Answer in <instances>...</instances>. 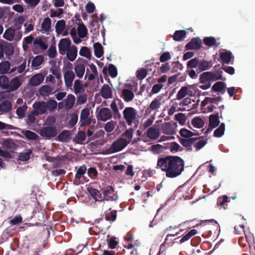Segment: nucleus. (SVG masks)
Listing matches in <instances>:
<instances>
[{
    "instance_id": "1",
    "label": "nucleus",
    "mask_w": 255,
    "mask_h": 255,
    "mask_svg": "<svg viewBox=\"0 0 255 255\" xmlns=\"http://www.w3.org/2000/svg\"><path fill=\"white\" fill-rule=\"evenodd\" d=\"M156 168L164 171L169 178L180 175L184 168V161L177 156H166L158 158Z\"/></svg>"
},
{
    "instance_id": "2",
    "label": "nucleus",
    "mask_w": 255,
    "mask_h": 255,
    "mask_svg": "<svg viewBox=\"0 0 255 255\" xmlns=\"http://www.w3.org/2000/svg\"><path fill=\"white\" fill-rule=\"evenodd\" d=\"M123 113L126 122L128 126H131L133 123H135L138 115L137 111L134 108L126 107Z\"/></svg>"
},
{
    "instance_id": "3",
    "label": "nucleus",
    "mask_w": 255,
    "mask_h": 255,
    "mask_svg": "<svg viewBox=\"0 0 255 255\" xmlns=\"http://www.w3.org/2000/svg\"><path fill=\"white\" fill-rule=\"evenodd\" d=\"M128 142L124 137H121L116 140L111 145L110 150L111 152L115 153L119 152L124 148L128 144Z\"/></svg>"
},
{
    "instance_id": "4",
    "label": "nucleus",
    "mask_w": 255,
    "mask_h": 255,
    "mask_svg": "<svg viewBox=\"0 0 255 255\" xmlns=\"http://www.w3.org/2000/svg\"><path fill=\"white\" fill-rule=\"evenodd\" d=\"M211 75L210 72H203L200 75V83L203 84V85L199 86L200 88L203 90H206L211 87V82L212 81Z\"/></svg>"
},
{
    "instance_id": "5",
    "label": "nucleus",
    "mask_w": 255,
    "mask_h": 255,
    "mask_svg": "<svg viewBox=\"0 0 255 255\" xmlns=\"http://www.w3.org/2000/svg\"><path fill=\"white\" fill-rule=\"evenodd\" d=\"M103 200L108 201H116L118 199V195L115 193L114 188L112 186H108L103 192Z\"/></svg>"
},
{
    "instance_id": "6",
    "label": "nucleus",
    "mask_w": 255,
    "mask_h": 255,
    "mask_svg": "<svg viewBox=\"0 0 255 255\" xmlns=\"http://www.w3.org/2000/svg\"><path fill=\"white\" fill-rule=\"evenodd\" d=\"M45 104H46L44 101H35L32 105L34 115L38 116L46 114L47 111Z\"/></svg>"
},
{
    "instance_id": "7",
    "label": "nucleus",
    "mask_w": 255,
    "mask_h": 255,
    "mask_svg": "<svg viewBox=\"0 0 255 255\" xmlns=\"http://www.w3.org/2000/svg\"><path fill=\"white\" fill-rule=\"evenodd\" d=\"M89 116L90 111L88 108H85L82 110L80 118L81 127L86 126L91 124V120Z\"/></svg>"
},
{
    "instance_id": "8",
    "label": "nucleus",
    "mask_w": 255,
    "mask_h": 255,
    "mask_svg": "<svg viewBox=\"0 0 255 255\" xmlns=\"http://www.w3.org/2000/svg\"><path fill=\"white\" fill-rule=\"evenodd\" d=\"M40 134L48 139L55 136L57 134V129L54 127L48 126L43 127L40 130Z\"/></svg>"
},
{
    "instance_id": "9",
    "label": "nucleus",
    "mask_w": 255,
    "mask_h": 255,
    "mask_svg": "<svg viewBox=\"0 0 255 255\" xmlns=\"http://www.w3.org/2000/svg\"><path fill=\"white\" fill-rule=\"evenodd\" d=\"M71 40L69 38H63L60 40L58 44L59 52L61 55H64L71 47Z\"/></svg>"
},
{
    "instance_id": "10",
    "label": "nucleus",
    "mask_w": 255,
    "mask_h": 255,
    "mask_svg": "<svg viewBox=\"0 0 255 255\" xmlns=\"http://www.w3.org/2000/svg\"><path fill=\"white\" fill-rule=\"evenodd\" d=\"M202 47V41L199 37L192 38L185 45L187 50H198Z\"/></svg>"
},
{
    "instance_id": "11",
    "label": "nucleus",
    "mask_w": 255,
    "mask_h": 255,
    "mask_svg": "<svg viewBox=\"0 0 255 255\" xmlns=\"http://www.w3.org/2000/svg\"><path fill=\"white\" fill-rule=\"evenodd\" d=\"M120 97L125 102L127 103L130 102L132 101L134 98L133 91L131 89L124 88L122 90Z\"/></svg>"
},
{
    "instance_id": "12",
    "label": "nucleus",
    "mask_w": 255,
    "mask_h": 255,
    "mask_svg": "<svg viewBox=\"0 0 255 255\" xmlns=\"http://www.w3.org/2000/svg\"><path fill=\"white\" fill-rule=\"evenodd\" d=\"M9 84L8 85V88L7 91L8 92H11L17 90L21 85L22 81H20L19 78L17 76L15 77L10 80H9Z\"/></svg>"
},
{
    "instance_id": "13",
    "label": "nucleus",
    "mask_w": 255,
    "mask_h": 255,
    "mask_svg": "<svg viewBox=\"0 0 255 255\" xmlns=\"http://www.w3.org/2000/svg\"><path fill=\"white\" fill-rule=\"evenodd\" d=\"M112 113L110 110L107 108H101L97 115L98 120L102 121H106L112 117Z\"/></svg>"
},
{
    "instance_id": "14",
    "label": "nucleus",
    "mask_w": 255,
    "mask_h": 255,
    "mask_svg": "<svg viewBox=\"0 0 255 255\" xmlns=\"http://www.w3.org/2000/svg\"><path fill=\"white\" fill-rule=\"evenodd\" d=\"M44 78V75L41 73L36 74L29 79L28 84L32 86H38L43 82Z\"/></svg>"
},
{
    "instance_id": "15",
    "label": "nucleus",
    "mask_w": 255,
    "mask_h": 255,
    "mask_svg": "<svg viewBox=\"0 0 255 255\" xmlns=\"http://www.w3.org/2000/svg\"><path fill=\"white\" fill-rule=\"evenodd\" d=\"M176 126V123H175L173 124L165 123L163 124L161 128L164 133L166 134H173L175 133V128Z\"/></svg>"
},
{
    "instance_id": "16",
    "label": "nucleus",
    "mask_w": 255,
    "mask_h": 255,
    "mask_svg": "<svg viewBox=\"0 0 255 255\" xmlns=\"http://www.w3.org/2000/svg\"><path fill=\"white\" fill-rule=\"evenodd\" d=\"M161 97L158 96L157 98H155L150 104L149 107L147 108L146 110V112L148 111H152L155 112H157L158 109L160 108L161 106Z\"/></svg>"
},
{
    "instance_id": "17",
    "label": "nucleus",
    "mask_w": 255,
    "mask_h": 255,
    "mask_svg": "<svg viewBox=\"0 0 255 255\" xmlns=\"http://www.w3.org/2000/svg\"><path fill=\"white\" fill-rule=\"evenodd\" d=\"M75 77V73L72 70H67L64 73V78L66 87H71Z\"/></svg>"
},
{
    "instance_id": "18",
    "label": "nucleus",
    "mask_w": 255,
    "mask_h": 255,
    "mask_svg": "<svg viewBox=\"0 0 255 255\" xmlns=\"http://www.w3.org/2000/svg\"><path fill=\"white\" fill-rule=\"evenodd\" d=\"M54 88L49 85H45L41 86L38 90V93L40 96L43 97H48L50 94H53Z\"/></svg>"
},
{
    "instance_id": "19",
    "label": "nucleus",
    "mask_w": 255,
    "mask_h": 255,
    "mask_svg": "<svg viewBox=\"0 0 255 255\" xmlns=\"http://www.w3.org/2000/svg\"><path fill=\"white\" fill-rule=\"evenodd\" d=\"M78 50L76 46L71 45V47L66 51V54L67 59L71 61H74L77 56Z\"/></svg>"
},
{
    "instance_id": "20",
    "label": "nucleus",
    "mask_w": 255,
    "mask_h": 255,
    "mask_svg": "<svg viewBox=\"0 0 255 255\" xmlns=\"http://www.w3.org/2000/svg\"><path fill=\"white\" fill-rule=\"evenodd\" d=\"M212 63L210 61H206L204 59L199 60V64L197 71L198 73L210 69L212 67Z\"/></svg>"
},
{
    "instance_id": "21",
    "label": "nucleus",
    "mask_w": 255,
    "mask_h": 255,
    "mask_svg": "<svg viewBox=\"0 0 255 255\" xmlns=\"http://www.w3.org/2000/svg\"><path fill=\"white\" fill-rule=\"evenodd\" d=\"M101 95L105 99L112 98V91L109 85L105 84L103 85L101 90Z\"/></svg>"
},
{
    "instance_id": "22",
    "label": "nucleus",
    "mask_w": 255,
    "mask_h": 255,
    "mask_svg": "<svg viewBox=\"0 0 255 255\" xmlns=\"http://www.w3.org/2000/svg\"><path fill=\"white\" fill-rule=\"evenodd\" d=\"M12 108L11 103L5 100L0 104V115L6 113L10 111Z\"/></svg>"
},
{
    "instance_id": "23",
    "label": "nucleus",
    "mask_w": 255,
    "mask_h": 255,
    "mask_svg": "<svg viewBox=\"0 0 255 255\" xmlns=\"http://www.w3.org/2000/svg\"><path fill=\"white\" fill-rule=\"evenodd\" d=\"M220 123L219 120V114L217 113L215 115H211L209 116V127L211 128V129H213L216 128Z\"/></svg>"
},
{
    "instance_id": "24",
    "label": "nucleus",
    "mask_w": 255,
    "mask_h": 255,
    "mask_svg": "<svg viewBox=\"0 0 255 255\" xmlns=\"http://www.w3.org/2000/svg\"><path fill=\"white\" fill-rule=\"evenodd\" d=\"M71 132L67 130H64L58 136V140L61 142H67L71 139Z\"/></svg>"
},
{
    "instance_id": "25",
    "label": "nucleus",
    "mask_w": 255,
    "mask_h": 255,
    "mask_svg": "<svg viewBox=\"0 0 255 255\" xmlns=\"http://www.w3.org/2000/svg\"><path fill=\"white\" fill-rule=\"evenodd\" d=\"M194 141L192 146L196 149V151H198L203 148L207 143V141L204 139H200V137H194Z\"/></svg>"
},
{
    "instance_id": "26",
    "label": "nucleus",
    "mask_w": 255,
    "mask_h": 255,
    "mask_svg": "<svg viewBox=\"0 0 255 255\" xmlns=\"http://www.w3.org/2000/svg\"><path fill=\"white\" fill-rule=\"evenodd\" d=\"M147 137L152 139H155L159 136V129L154 127L149 128L146 133Z\"/></svg>"
},
{
    "instance_id": "27",
    "label": "nucleus",
    "mask_w": 255,
    "mask_h": 255,
    "mask_svg": "<svg viewBox=\"0 0 255 255\" xmlns=\"http://www.w3.org/2000/svg\"><path fill=\"white\" fill-rule=\"evenodd\" d=\"M89 192L91 196L96 201H104L103 200V198L102 193L98 189L93 188H91L89 189Z\"/></svg>"
},
{
    "instance_id": "28",
    "label": "nucleus",
    "mask_w": 255,
    "mask_h": 255,
    "mask_svg": "<svg viewBox=\"0 0 255 255\" xmlns=\"http://www.w3.org/2000/svg\"><path fill=\"white\" fill-rule=\"evenodd\" d=\"M229 202L228 200V197L227 195H224L219 197L217 199V206L218 207H220V209L223 208L224 209L227 208L228 205L226 204Z\"/></svg>"
},
{
    "instance_id": "29",
    "label": "nucleus",
    "mask_w": 255,
    "mask_h": 255,
    "mask_svg": "<svg viewBox=\"0 0 255 255\" xmlns=\"http://www.w3.org/2000/svg\"><path fill=\"white\" fill-rule=\"evenodd\" d=\"M194 138L191 137L188 139L182 138L180 140V143L184 147H187V150H192V144L194 143Z\"/></svg>"
},
{
    "instance_id": "30",
    "label": "nucleus",
    "mask_w": 255,
    "mask_h": 255,
    "mask_svg": "<svg viewBox=\"0 0 255 255\" xmlns=\"http://www.w3.org/2000/svg\"><path fill=\"white\" fill-rule=\"evenodd\" d=\"M86 138V133L84 131L80 130L75 135L73 141L78 144H83Z\"/></svg>"
},
{
    "instance_id": "31",
    "label": "nucleus",
    "mask_w": 255,
    "mask_h": 255,
    "mask_svg": "<svg viewBox=\"0 0 255 255\" xmlns=\"http://www.w3.org/2000/svg\"><path fill=\"white\" fill-rule=\"evenodd\" d=\"M20 132L29 140H37L38 138V135L31 130L21 129Z\"/></svg>"
},
{
    "instance_id": "32",
    "label": "nucleus",
    "mask_w": 255,
    "mask_h": 255,
    "mask_svg": "<svg viewBox=\"0 0 255 255\" xmlns=\"http://www.w3.org/2000/svg\"><path fill=\"white\" fill-rule=\"evenodd\" d=\"M186 36V32L184 30H176L172 36L174 40L181 41Z\"/></svg>"
},
{
    "instance_id": "33",
    "label": "nucleus",
    "mask_w": 255,
    "mask_h": 255,
    "mask_svg": "<svg viewBox=\"0 0 255 255\" xmlns=\"http://www.w3.org/2000/svg\"><path fill=\"white\" fill-rule=\"evenodd\" d=\"M51 27V19L47 17L44 19L41 24V28L43 33L48 32L50 31Z\"/></svg>"
},
{
    "instance_id": "34",
    "label": "nucleus",
    "mask_w": 255,
    "mask_h": 255,
    "mask_svg": "<svg viewBox=\"0 0 255 255\" xmlns=\"http://www.w3.org/2000/svg\"><path fill=\"white\" fill-rule=\"evenodd\" d=\"M94 54L96 57H101L104 53L103 48L99 42L94 44Z\"/></svg>"
},
{
    "instance_id": "35",
    "label": "nucleus",
    "mask_w": 255,
    "mask_h": 255,
    "mask_svg": "<svg viewBox=\"0 0 255 255\" xmlns=\"http://www.w3.org/2000/svg\"><path fill=\"white\" fill-rule=\"evenodd\" d=\"M45 107L46 111L48 110L49 112H53L57 108V102L52 99L48 100L47 102H45Z\"/></svg>"
},
{
    "instance_id": "36",
    "label": "nucleus",
    "mask_w": 255,
    "mask_h": 255,
    "mask_svg": "<svg viewBox=\"0 0 255 255\" xmlns=\"http://www.w3.org/2000/svg\"><path fill=\"white\" fill-rule=\"evenodd\" d=\"M220 57L223 63L229 64L232 59V53L230 51H226L220 54Z\"/></svg>"
},
{
    "instance_id": "37",
    "label": "nucleus",
    "mask_w": 255,
    "mask_h": 255,
    "mask_svg": "<svg viewBox=\"0 0 255 255\" xmlns=\"http://www.w3.org/2000/svg\"><path fill=\"white\" fill-rule=\"evenodd\" d=\"M14 36L15 30L12 28H8L5 31L3 37L8 41H12Z\"/></svg>"
},
{
    "instance_id": "38",
    "label": "nucleus",
    "mask_w": 255,
    "mask_h": 255,
    "mask_svg": "<svg viewBox=\"0 0 255 255\" xmlns=\"http://www.w3.org/2000/svg\"><path fill=\"white\" fill-rule=\"evenodd\" d=\"M85 71V67L83 64H79L75 67V72L78 77L82 78Z\"/></svg>"
},
{
    "instance_id": "39",
    "label": "nucleus",
    "mask_w": 255,
    "mask_h": 255,
    "mask_svg": "<svg viewBox=\"0 0 255 255\" xmlns=\"http://www.w3.org/2000/svg\"><path fill=\"white\" fill-rule=\"evenodd\" d=\"M77 30L78 35L81 38L85 37L88 33L87 29L83 22L79 25Z\"/></svg>"
},
{
    "instance_id": "40",
    "label": "nucleus",
    "mask_w": 255,
    "mask_h": 255,
    "mask_svg": "<svg viewBox=\"0 0 255 255\" xmlns=\"http://www.w3.org/2000/svg\"><path fill=\"white\" fill-rule=\"evenodd\" d=\"M10 64L7 61H3L0 63V74H4L10 69Z\"/></svg>"
},
{
    "instance_id": "41",
    "label": "nucleus",
    "mask_w": 255,
    "mask_h": 255,
    "mask_svg": "<svg viewBox=\"0 0 255 255\" xmlns=\"http://www.w3.org/2000/svg\"><path fill=\"white\" fill-rule=\"evenodd\" d=\"M75 101V98L74 95L72 94H69L65 100V107L67 109H71L74 104Z\"/></svg>"
},
{
    "instance_id": "42",
    "label": "nucleus",
    "mask_w": 255,
    "mask_h": 255,
    "mask_svg": "<svg viewBox=\"0 0 255 255\" xmlns=\"http://www.w3.org/2000/svg\"><path fill=\"white\" fill-rule=\"evenodd\" d=\"M65 27V21L64 20L62 19L58 20L55 25V30L58 34L62 33Z\"/></svg>"
},
{
    "instance_id": "43",
    "label": "nucleus",
    "mask_w": 255,
    "mask_h": 255,
    "mask_svg": "<svg viewBox=\"0 0 255 255\" xmlns=\"http://www.w3.org/2000/svg\"><path fill=\"white\" fill-rule=\"evenodd\" d=\"M117 211L112 210L109 213H107L105 215V219L106 221L114 222L117 218Z\"/></svg>"
},
{
    "instance_id": "44",
    "label": "nucleus",
    "mask_w": 255,
    "mask_h": 255,
    "mask_svg": "<svg viewBox=\"0 0 255 255\" xmlns=\"http://www.w3.org/2000/svg\"><path fill=\"white\" fill-rule=\"evenodd\" d=\"M32 150L30 149H26V152L20 153L18 159L22 161H26L29 160L30 155L32 153Z\"/></svg>"
},
{
    "instance_id": "45",
    "label": "nucleus",
    "mask_w": 255,
    "mask_h": 255,
    "mask_svg": "<svg viewBox=\"0 0 255 255\" xmlns=\"http://www.w3.org/2000/svg\"><path fill=\"white\" fill-rule=\"evenodd\" d=\"M197 233V231L196 229H192L190 230L187 234L184 236L179 241L180 244H182L184 242L189 240L192 237L194 236Z\"/></svg>"
},
{
    "instance_id": "46",
    "label": "nucleus",
    "mask_w": 255,
    "mask_h": 255,
    "mask_svg": "<svg viewBox=\"0 0 255 255\" xmlns=\"http://www.w3.org/2000/svg\"><path fill=\"white\" fill-rule=\"evenodd\" d=\"M9 83V78L7 76L5 75L0 76V87L2 89L7 90Z\"/></svg>"
},
{
    "instance_id": "47",
    "label": "nucleus",
    "mask_w": 255,
    "mask_h": 255,
    "mask_svg": "<svg viewBox=\"0 0 255 255\" xmlns=\"http://www.w3.org/2000/svg\"><path fill=\"white\" fill-rule=\"evenodd\" d=\"M225 130V125L224 123H222L220 127L214 131V135L215 137H220L224 134Z\"/></svg>"
},
{
    "instance_id": "48",
    "label": "nucleus",
    "mask_w": 255,
    "mask_h": 255,
    "mask_svg": "<svg viewBox=\"0 0 255 255\" xmlns=\"http://www.w3.org/2000/svg\"><path fill=\"white\" fill-rule=\"evenodd\" d=\"M188 88L186 86L182 87L176 95V99L181 100L184 98L188 93Z\"/></svg>"
},
{
    "instance_id": "49",
    "label": "nucleus",
    "mask_w": 255,
    "mask_h": 255,
    "mask_svg": "<svg viewBox=\"0 0 255 255\" xmlns=\"http://www.w3.org/2000/svg\"><path fill=\"white\" fill-rule=\"evenodd\" d=\"M225 88V83L223 82H217L212 86V90L214 92H221Z\"/></svg>"
},
{
    "instance_id": "50",
    "label": "nucleus",
    "mask_w": 255,
    "mask_h": 255,
    "mask_svg": "<svg viewBox=\"0 0 255 255\" xmlns=\"http://www.w3.org/2000/svg\"><path fill=\"white\" fill-rule=\"evenodd\" d=\"M192 124L193 126L197 128H201L204 126V121L199 117H196L192 121Z\"/></svg>"
},
{
    "instance_id": "51",
    "label": "nucleus",
    "mask_w": 255,
    "mask_h": 255,
    "mask_svg": "<svg viewBox=\"0 0 255 255\" xmlns=\"http://www.w3.org/2000/svg\"><path fill=\"white\" fill-rule=\"evenodd\" d=\"M199 58L198 57H195L190 60L187 63V68H195L198 66Z\"/></svg>"
},
{
    "instance_id": "52",
    "label": "nucleus",
    "mask_w": 255,
    "mask_h": 255,
    "mask_svg": "<svg viewBox=\"0 0 255 255\" xmlns=\"http://www.w3.org/2000/svg\"><path fill=\"white\" fill-rule=\"evenodd\" d=\"M79 54L83 57H86L87 58H89L91 57V51L87 47L83 46L81 48Z\"/></svg>"
},
{
    "instance_id": "53",
    "label": "nucleus",
    "mask_w": 255,
    "mask_h": 255,
    "mask_svg": "<svg viewBox=\"0 0 255 255\" xmlns=\"http://www.w3.org/2000/svg\"><path fill=\"white\" fill-rule=\"evenodd\" d=\"M203 42L206 45L210 47L216 45V39L212 36L205 37L203 39Z\"/></svg>"
},
{
    "instance_id": "54",
    "label": "nucleus",
    "mask_w": 255,
    "mask_h": 255,
    "mask_svg": "<svg viewBox=\"0 0 255 255\" xmlns=\"http://www.w3.org/2000/svg\"><path fill=\"white\" fill-rule=\"evenodd\" d=\"M43 62V57L41 55L35 57L32 61V66L36 67L40 66Z\"/></svg>"
},
{
    "instance_id": "55",
    "label": "nucleus",
    "mask_w": 255,
    "mask_h": 255,
    "mask_svg": "<svg viewBox=\"0 0 255 255\" xmlns=\"http://www.w3.org/2000/svg\"><path fill=\"white\" fill-rule=\"evenodd\" d=\"M179 133L181 136L185 138H191L192 136L195 135L193 132L186 128L181 129Z\"/></svg>"
},
{
    "instance_id": "56",
    "label": "nucleus",
    "mask_w": 255,
    "mask_h": 255,
    "mask_svg": "<svg viewBox=\"0 0 255 255\" xmlns=\"http://www.w3.org/2000/svg\"><path fill=\"white\" fill-rule=\"evenodd\" d=\"M74 92L76 94H78L80 93L83 88V85L82 82L79 80H76L75 81L74 85Z\"/></svg>"
},
{
    "instance_id": "57",
    "label": "nucleus",
    "mask_w": 255,
    "mask_h": 255,
    "mask_svg": "<svg viewBox=\"0 0 255 255\" xmlns=\"http://www.w3.org/2000/svg\"><path fill=\"white\" fill-rule=\"evenodd\" d=\"M22 222V218L20 215H17L9 221V224L12 226L19 224Z\"/></svg>"
},
{
    "instance_id": "58",
    "label": "nucleus",
    "mask_w": 255,
    "mask_h": 255,
    "mask_svg": "<svg viewBox=\"0 0 255 255\" xmlns=\"http://www.w3.org/2000/svg\"><path fill=\"white\" fill-rule=\"evenodd\" d=\"M211 74V79L212 81H215L218 80H223L222 79V74L223 72L221 71H219L216 72H210Z\"/></svg>"
},
{
    "instance_id": "59",
    "label": "nucleus",
    "mask_w": 255,
    "mask_h": 255,
    "mask_svg": "<svg viewBox=\"0 0 255 255\" xmlns=\"http://www.w3.org/2000/svg\"><path fill=\"white\" fill-rule=\"evenodd\" d=\"M3 146L7 149H13L15 146V143L11 138L5 139L2 142Z\"/></svg>"
},
{
    "instance_id": "60",
    "label": "nucleus",
    "mask_w": 255,
    "mask_h": 255,
    "mask_svg": "<svg viewBox=\"0 0 255 255\" xmlns=\"http://www.w3.org/2000/svg\"><path fill=\"white\" fill-rule=\"evenodd\" d=\"M86 171L87 168L85 165L80 166L76 172L75 178L80 179L82 176L86 173Z\"/></svg>"
},
{
    "instance_id": "61",
    "label": "nucleus",
    "mask_w": 255,
    "mask_h": 255,
    "mask_svg": "<svg viewBox=\"0 0 255 255\" xmlns=\"http://www.w3.org/2000/svg\"><path fill=\"white\" fill-rule=\"evenodd\" d=\"M33 44L38 45L43 50H46L48 47V45L41 38L34 39Z\"/></svg>"
},
{
    "instance_id": "62",
    "label": "nucleus",
    "mask_w": 255,
    "mask_h": 255,
    "mask_svg": "<svg viewBox=\"0 0 255 255\" xmlns=\"http://www.w3.org/2000/svg\"><path fill=\"white\" fill-rule=\"evenodd\" d=\"M147 75V71L144 68H141L136 71V77L139 80L144 79Z\"/></svg>"
},
{
    "instance_id": "63",
    "label": "nucleus",
    "mask_w": 255,
    "mask_h": 255,
    "mask_svg": "<svg viewBox=\"0 0 255 255\" xmlns=\"http://www.w3.org/2000/svg\"><path fill=\"white\" fill-rule=\"evenodd\" d=\"M108 70L109 75L112 78H115L117 76V75H118L117 69L114 65L110 64L109 65Z\"/></svg>"
},
{
    "instance_id": "64",
    "label": "nucleus",
    "mask_w": 255,
    "mask_h": 255,
    "mask_svg": "<svg viewBox=\"0 0 255 255\" xmlns=\"http://www.w3.org/2000/svg\"><path fill=\"white\" fill-rule=\"evenodd\" d=\"M175 119L178 121L181 125H183L186 120V118L184 114L178 113L175 116Z\"/></svg>"
}]
</instances>
